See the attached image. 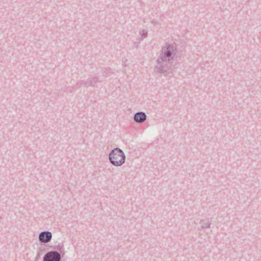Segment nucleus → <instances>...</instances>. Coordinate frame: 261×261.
Listing matches in <instances>:
<instances>
[{
  "instance_id": "f8f14e48",
  "label": "nucleus",
  "mask_w": 261,
  "mask_h": 261,
  "mask_svg": "<svg viewBox=\"0 0 261 261\" xmlns=\"http://www.w3.org/2000/svg\"><path fill=\"white\" fill-rule=\"evenodd\" d=\"M151 23L153 24V25H156L158 24V23L156 21H152Z\"/></svg>"
},
{
  "instance_id": "f257e3e1",
  "label": "nucleus",
  "mask_w": 261,
  "mask_h": 261,
  "mask_svg": "<svg viewBox=\"0 0 261 261\" xmlns=\"http://www.w3.org/2000/svg\"><path fill=\"white\" fill-rule=\"evenodd\" d=\"M125 155L123 150L119 148L112 149L109 154V160L111 164L115 166H122L125 161Z\"/></svg>"
},
{
  "instance_id": "6e6552de",
  "label": "nucleus",
  "mask_w": 261,
  "mask_h": 261,
  "mask_svg": "<svg viewBox=\"0 0 261 261\" xmlns=\"http://www.w3.org/2000/svg\"><path fill=\"white\" fill-rule=\"evenodd\" d=\"M55 249L58 251V252L60 253V255L62 254L63 256L65 254V250L63 243H59Z\"/></svg>"
},
{
  "instance_id": "423d86ee",
  "label": "nucleus",
  "mask_w": 261,
  "mask_h": 261,
  "mask_svg": "<svg viewBox=\"0 0 261 261\" xmlns=\"http://www.w3.org/2000/svg\"><path fill=\"white\" fill-rule=\"evenodd\" d=\"M147 119V116L145 112H138L135 113L134 115V120L138 123L144 122Z\"/></svg>"
},
{
  "instance_id": "f03ea898",
  "label": "nucleus",
  "mask_w": 261,
  "mask_h": 261,
  "mask_svg": "<svg viewBox=\"0 0 261 261\" xmlns=\"http://www.w3.org/2000/svg\"><path fill=\"white\" fill-rule=\"evenodd\" d=\"M177 51V45L175 43H166L162 48L160 57L162 60L166 59L171 61L175 57Z\"/></svg>"
},
{
  "instance_id": "ddd939ff",
  "label": "nucleus",
  "mask_w": 261,
  "mask_h": 261,
  "mask_svg": "<svg viewBox=\"0 0 261 261\" xmlns=\"http://www.w3.org/2000/svg\"><path fill=\"white\" fill-rule=\"evenodd\" d=\"M39 257H40V255H39V253H38L36 257V260L38 259Z\"/></svg>"
},
{
  "instance_id": "7ed1b4c3",
  "label": "nucleus",
  "mask_w": 261,
  "mask_h": 261,
  "mask_svg": "<svg viewBox=\"0 0 261 261\" xmlns=\"http://www.w3.org/2000/svg\"><path fill=\"white\" fill-rule=\"evenodd\" d=\"M170 60L161 59V57H159L156 60V64L154 67V71L158 73L163 74L165 75L170 73L171 63Z\"/></svg>"
},
{
  "instance_id": "1a4fd4ad",
  "label": "nucleus",
  "mask_w": 261,
  "mask_h": 261,
  "mask_svg": "<svg viewBox=\"0 0 261 261\" xmlns=\"http://www.w3.org/2000/svg\"><path fill=\"white\" fill-rule=\"evenodd\" d=\"M201 222L202 223L201 225V228H208L210 227L211 224L208 221V220H202L201 221Z\"/></svg>"
},
{
  "instance_id": "20e7f679",
  "label": "nucleus",
  "mask_w": 261,
  "mask_h": 261,
  "mask_svg": "<svg viewBox=\"0 0 261 261\" xmlns=\"http://www.w3.org/2000/svg\"><path fill=\"white\" fill-rule=\"evenodd\" d=\"M61 256L57 251L47 252L44 256L43 261H61Z\"/></svg>"
},
{
  "instance_id": "9b49d317",
  "label": "nucleus",
  "mask_w": 261,
  "mask_h": 261,
  "mask_svg": "<svg viewBox=\"0 0 261 261\" xmlns=\"http://www.w3.org/2000/svg\"><path fill=\"white\" fill-rule=\"evenodd\" d=\"M147 32H144L143 31V33L142 34V37H146V35H147Z\"/></svg>"
},
{
  "instance_id": "39448f33",
  "label": "nucleus",
  "mask_w": 261,
  "mask_h": 261,
  "mask_svg": "<svg viewBox=\"0 0 261 261\" xmlns=\"http://www.w3.org/2000/svg\"><path fill=\"white\" fill-rule=\"evenodd\" d=\"M39 240L42 243H47L52 239V233L49 231L41 232L39 234Z\"/></svg>"
},
{
  "instance_id": "9d476101",
  "label": "nucleus",
  "mask_w": 261,
  "mask_h": 261,
  "mask_svg": "<svg viewBox=\"0 0 261 261\" xmlns=\"http://www.w3.org/2000/svg\"><path fill=\"white\" fill-rule=\"evenodd\" d=\"M91 80V82L92 83V86H94L98 82V78L97 77H94L92 78H90Z\"/></svg>"
},
{
  "instance_id": "0eeeda50",
  "label": "nucleus",
  "mask_w": 261,
  "mask_h": 261,
  "mask_svg": "<svg viewBox=\"0 0 261 261\" xmlns=\"http://www.w3.org/2000/svg\"><path fill=\"white\" fill-rule=\"evenodd\" d=\"M76 85L79 86V88H80L82 86L88 87L89 86H92V83L91 82V80L90 79V78H89L86 81H79L78 82H77Z\"/></svg>"
}]
</instances>
